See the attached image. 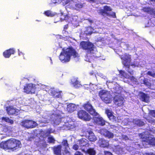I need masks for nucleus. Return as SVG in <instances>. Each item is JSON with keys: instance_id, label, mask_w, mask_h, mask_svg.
Returning a JSON list of instances; mask_svg holds the SVG:
<instances>
[{"instance_id": "24", "label": "nucleus", "mask_w": 155, "mask_h": 155, "mask_svg": "<svg viewBox=\"0 0 155 155\" xmlns=\"http://www.w3.org/2000/svg\"><path fill=\"white\" fill-rule=\"evenodd\" d=\"M61 117L59 114H56L53 119L54 123L56 125L58 124L61 121Z\"/></svg>"}, {"instance_id": "12", "label": "nucleus", "mask_w": 155, "mask_h": 155, "mask_svg": "<svg viewBox=\"0 0 155 155\" xmlns=\"http://www.w3.org/2000/svg\"><path fill=\"white\" fill-rule=\"evenodd\" d=\"M124 98L121 96L116 95L114 97V102L116 105L121 106L124 104Z\"/></svg>"}, {"instance_id": "35", "label": "nucleus", "mask_w": 155, "mask_h": 155, "mask_svg": "<svg viewBox=\"0 0 155 155\" xmlns=\"http://www.w3.org/2000/svg\"><path fill=\"white\" fill-rule=\"evenodd\" d=\"M108 118L112 121H115L117 120V117L114 116L113 114L109 117Z\"/></svg>"}, {"instance_id": "47", "label": "nucleus", "mask_w": 155, "mask_h": 155, "mask_svg": "<svg viewBox=\"0 0 155 155\" xmlns=\"http://www.w3.org/2000/svg\"><path fill=\"white\" fill-rule=\"evenodd\" d=\"M146 154L147 155H155V154L153 153H147Z\"/></svg>"}, {"instance_id": "36", "label": "nucleus", "mask_w": 155, "mask_h": 155, "mask_svg": "<svg viewBox=\"0 0 155 155\" xmlns=\"http://www.w3.org/2000/svg\"><path fill=\"white\" fill-rule=\"evenodd\" d=\"M143 84L146 86H148L150 85V83L147 78H144L143 80Z\"/></svg>"}, {"instance_id": "29", "label": "nucleus", "mask_w": 155, "mask_h": 155, "mask_svg": "<svg viewBox=\"0 0 155 155\" xmlns=\"http://www.w3.org/2000/svg\"><path fill=\"white\" fill-rule=\"evenodd\" d=\"M66 125V127L69 128V129H72L76 127V125L74 122H70L67 123Z\"/></svg>"}, {"instance_id": "45", "label": "nucleus", "mask_w": 155, "mask_h": 155, "mask_svg": "<svg viewBox=\"0 0 155 155\" xmlns=\"http://www.w3.org/2000/svg\"><path fill=\"white\" fill-rule=\"evenodd\" d=\"M138 122V124L140 125L143 126L144 124V122L141 120H139Z\"/></svg>"}, {"instance_id": "23", "label": "nucleus", "mask_w": 155, "mask_h": 155, "mask_svg": "<svg viewBox=\"0 0 155 155\" xmlns=\"http://www.w3.org/2000/svg\"><path fill=\"white\" fill-rule=\"evenodd\" d=\"M77 108L76 105L73 103H70L67 106V110L69 112L71 113L75 110Z\"/></svg>"}, {"instance_id": "27", "label": "nucleus", "mask_w": 155, "mask_h": 155, "mask_svg": "<svg viewBox=\"0 0 155 155\" xmlns=\"http://www.w3.org/2000/svg\"><path fill=\"white\" fill-rule=\"evenodd\" d=\"M84 152L86 154L89 155H95L96 153L95 150L94 148H89L87 150Z\"/></svg>"}, {"instance_id": "21", "label": "nucleus", "mask_w": 155, "mask_h": 155, "mask_svg": "<svg viewBox=\"0 0 155 155\" xmlns=\"http://www.w3.org/2000/svg\"><path fill=\"white\" fill-rule=\"evenodd\" d=\"M71 84L75 88H77L81 86L80 82L79 81L77 78H72L71 79Z\"/></svg>"}, {"instance_id": "26", "label": "nucleus", "mask_w": 155, "mask_h": 155, "mask_svg": "<svg viewBox=\"0 0 155 155\" xmlns=\"http://www.w3.org/2000/svg\"><path fill=\"white\" fill-rule=\"evenodd\" d=\"M85 4V3H82L81 2H76L75 4L74 9L77 10H79L84 7V4Z\"/></svg>"}, {"instance_id": "2", "label": "nucleus", "mask_w": 155, "mask_h": 155, "mask_svg": "<svg viewBox=\"0 0 155 155\" xmlns=\"http://www.w3.org/2000/svg\"><path fill=\"white\" fill-rule=\"evenodd\" d=\"M71 56L75 58L78 57V54L74 48L69 47L62 50L59 55V59L62 62H67L70 61Z\"/></svg>"}, {"instance_id": "1", "label": "nucleus", "mask_w": 155, "mask_h": 155, "mask_svg": "<svg viewBox=\"0 0 155 155\" xmlns=\"http://www.w3.org/2000/svg\"><path fill=\"white\" fill-rule=\"evenodd\" d=\"M21 142L14 138L10 139L0 143V148L4 149L15 150L21 147Z\"/></svg>"}, {"instance_id": "52", "label": "nucleus", "mask_w": 155, "mask_h": 155, "mask_svg": "<svg viewBox=\"0 0 155 155\" xmlns=\"http://www.w3.org/2000/svg\"><path fill=\"white\" fill-rule=\"evenodd\" d=\"M69 2V0H66V2H65V4H68Z\"/></svg>"}, {"instance_id": "46", "label": "nucleus", "mask_w": 155, "mask_h": 155, "mask_svg": "<svg viewBox=\"0 0 155 155\" xmlns=\"http://www.w3.org/2000/svg\"><path fill=\"white\" fill-rule=\"evenodd\" d=\"M74 155H82L81 153L78 151H76L74 154Z\"/></svg>"}, {"instance_id": "39", "label": "nucleus", "mask_w": 155, "mask_h": 155, "mask_svg": "<svg viewBox=\"0 0 155 155\" xmlns=\"http://www.w3.org/2000/svg\"><path fill=\"white\" fill-rule=\"evenodd\" d=\"M64 0H51V2L53 3H57L59 4L61 3Z\"/></svg>"}, {"instance_id": "44", "label": "nucleus", "mask_w": 155, "mask_h": 155, "mask_svg": "<svg viewBox=\"0 0 155 155\" xmlns=\"http://www.w3.org/2000/svg\"><path fill=\"white\" fill-rule=\"evenodd\" d=\"M104 155H113L111 153L108 151H104Z\"/></svg>"}, {"instance_id": "10", "label": "nucleus", "mask_w": 155, "mask_h": 155, "mask_svg": "<svg viewBox=\"0 0 155 155\" xmlns=\"http://www.w3.org/2000/svg\"><path fill=\"white\" fill-rule=\"evenodd\" d=\"M78 117L84 121H88L91 120V117L90 116L85 110H80L78 113Z\"/></svg>"}, {"instance_id": "19", "label": "nucleus", "mask_w": 155, "mask_h": 155, "mask_svg": "<svg viewBox=\"0 0 155 155\" xmlns=\"http://www.w3.org/2000/svg\"><path fill=\"white\" fill-rule=\"evenodd\" d=\"M51 95L55 98H61V91H59L57 90H51L50 92Z\"/></svg>"}, {"instance_id": "38", "label": "nucleus", "mask_w": 155, "mask_h": 155, "mask_svg": "<svg viewBox=\"0 0 155 155\" xmlns=\"http://www.w3.org/2000/svg\"><path fill=\"white\" fill-rule=\"evenodd\" d=\"M147 74L153 78H155V72H152L151 71H149L147 72Z\"/></svg>"}, {"instance_id": "50", "label": "nucleus", "mask_w": 155, "mask_h": 155, "mask_svg": "<svg viewBox=\"0 0 155 155\" xmlns=\"http://www.w3.org/2000/svg\"><path fill=\"white\" fill-rule=\"evenodd\" d=\"M88 2H95V0H88Z\"/></svg>"}, {"instance_id": "48", "label": "nucleus", "mask_w": 155, "mask_h": 155, "mask_svg": "<svg viewBox=\"0 0 155 155\" xmlns=\"http://www.w3.org/2000/svg\"><path fill=\"white\" fill-rule=\"evenodd\" d=\"M131 66L134 67H136V65L135 64L132 63L131 64H130V66Z\"/></svg>"}, {"instance_id": "49", "label": "nucleus", "mask_w": 155, "mask_h": 155, "mask_svg": "<svg viewBox=\"0 0 155 155\" xmlns=\"http://www.w3.org/2000/svg\"><path fill=\"white\" fill-rule=\"evenodd\" d=\"M68 27V25H64V29H67Z\"/></svg>"}, {"instance_id": "20", "label": "nucleus", "mask_w": 155, "mask_h": 155, "mask_svg": "<svg viewBox=\"0 0 155 155\" xmlns=\"http://www.w3.org/2000/svg\"><path fill=\"white\" fill-rule=\"evenodd\" d=\"M94 123L97 125L103 126L105 124V121L102 117H94Z\"/></svg>"}, {"instance_id": "4", "label": "nucleus", "mask_w": 155, "mask_h": 155, "mask_svg": "<svg viewBox=\"0 0 155 155\" xmlns=\"http://www.w3.org/2000/svg\"><path fill=\"white\" fill-rule=\"evenodd\" d=\"M80 47L86 51L87 54H91L93 53L94 45L91 42L82 41L80 43Z\"/></svg>"}, {"instance_id": "16", "label": "nucleus", "mask_w": 155, "mask_h": 155, "mask_svg": "<svg viewBox=\"0 0 155 155\" xmlns=\"http://www.w3.org/2000/svg\"><path fill=\"white\" fill-rule=\"evenodd\" d=\"M98 144L101 147H108L109 146L108 141L104 138H100L98 141Z\"/></svg>"}, {"instance_id": "33", "label": "nucleus", "mask_w": 155, "mask_h": 155, "mask_svg": "<svg viewBox=\"0 0 155 155\" xmlns=\"http://www.w3.org/2000/svg\"><path fill=\"white\" fill-rule=\"evenodd\" d=\"M105 112L108 118L113 114V112L111 110L108 109L106 110Z\"/></svg>"}, {"instance_id": "6", "label": "nucleus", "mask_w": 155, "mask_h": 155, "mask_svg": "<svg viewBox=\"0 0 155 155\" xmlns=\"http://www.w3.org/2000/svg\"><path fill=\"white\" fill-rule=\"evenodd\" d=\"M98 94L101 99L105 103L109 104L111 102V95L108 91L105 90H101Z\"/></svg>"}, {"instance_id": "5", "label": "nucleus", "mask_w": 155, "mask_h": 155, "mask_svg": "<svg viewBox=\"0 0 155 155\" xmlns=\"http://www.w3.org/2000/svg\"><path fill=\"white\" fill-rule=\"evenodd\" d=\"M112 10V8L109 6L105 5L103 7V9H100L99 10L98 14L104 17L105 16L110 17L113 18H116L117 17L116 13L114 12H109Z\"/></svg>"}, {"instance_id": "40", "label": "nucleus", "mask_w": 155, "mask_h": 155, "mask_svg": "<svg viewBox=\"0 0 155 155\" xmlns=\"http://www.w3.org/2000/svg\"><path fill=\"white\" fill-rule=\"evenodd\" d=\"M150 114L153 117H155V110H150Z\"/></svg>"}, {"instance_id": "13", "label": "nucleus", "mask_w": 155, "mask_h": 155, "mask_svg": "<svg viewBox=\"0 0 155 155\" xmlns=\"http://www.w3.org/2000/svg\"><path fill=\"white\" fill-rule=\"evenodd\" d=\"M142 142L143 143L146 144L155 146V138H151L148 137H142Z\"/></svg>"}, {"instance_id": "54", "label": "nucleus", "mask_w": 155, "mask_h": 155, "mask_svg": "<svg viewBox=\"0 0 155 155\" xmlns=\"http://www.w3.org/2000/svg\"><path fill=\"white\" fill-rule=\"evenodd\" d=\"M151 2H155V0H150Z\"/></svg>"}, {"instance_id": "11", "label": "nucleus", "mask_w": 155, "mask_h": 155, "mask_svg": "<svg viewBox=\"0 0 155 155\" xmlns=\"http://www.w3.org/2000/svg\"><path fill=\"white\" fill-rule=\"evenodd\" d=\"M7 114L9 115H18L19 110L15 108L13 106H9L6 107Z\"/></svg>"}, {"instance_id": "22", "label": "nucleus", "mask_w": 155, "mask_h": 155, "mask_svg": "<svg viewBox=\"0 0 155 155\" xmlns=\"http://www.w3.org/2000/svg\"><path fill=\"white\" fill-rule=\"evenodd\" d=\"M61 145H58L53 147V150L54 153L56 155H61Z\"/></svg>"}, {"instance_id": "31", "label": "nucleus", "mask_w": 155, "mask_h": 155, "mask_svg": "<svg viewBox=\"0 0 155 155\" xmlns=\"http://www.w3.org/2000/svg\"><path fill=\"white\" fill-rule=\"evenodd\" d=\"M44 14L46 16L48 17H53L54 15V14L51 12L50 10H47L45 11Z\"/></svg>"}, {"instance_id": "17", "label": "nucleus", "mask_w": 155, "mask_h": 155, "mask_svg": "<svg viewBox=\"0 0 155 155\" xmlns=\"http://www.w3.org/2000/svg\"><path fill=\"white\" fill-rule=\"evenodd\" d=\"M15 52V50L14 48H10L5 51L3 52V54L5 58H9L11 54H14Z\"/></svg>"}, {"instance_id": "41", "label": "nucleus", "mask_w": 155, "mask_h": 155, "mask_svg": "<svg viewBox=\"0 0 155 155\" xmlns=\"http://www.w3.org/2000/svg\"><path fill=\"white\" fill-rule=\"evenodd\" d=\"M129 79L132 81H136V78L133 76H132L130 77L129 78Z\"/></svg>"}, {"instance_id": "18", "label": "nucleus", "mask_w": 155, "mask_h": 155, "mask_svg": "<svg viewBox=\"0 0 155 155\" xmlns=\"http://www.w3.org/2000/svg\"><path fill=\"white\" fill-rule=\"evenodd\" d=\"M142 10L145 13L155 16V8L150 7H145L143 8Z\"/></svg>"}, {"instance_id": "9", "label": "nucleus", "mask_w": 155, "mask_h": 155, "mask_svg": "<svg viewBox=\"0 0 155 155\" xmlns=\"http://www.w3.org/2000/svg\"><path fill=\"white\" fill-rule=\"evenodd\" d=\"M36 123L32 120L25 119L21 122V126L27 128H33L36 126Z\"/></svg>"}, {"instance_id": "34", "label": "nucleus", "mask_w": 155, "mask_h": 155, "mask_svg": "<svg viewBox=\"0 0 155 155\" xmlns=\"http://www.w3.org/2000/svg\"><path fill=\"white\" fill-rule=\"evenodd\" d=\"M85 140H84L82 139L80 140L79 143L81 147H83L86 145L87 143L85 141Z\"/></svg>"}, {"instance_id": "53", "label": "nucleus", "mask_w": 155, "mask_h": 155, "mask_svg": "<svg viewBox=\"0 0 155 155\" xmlns=\"http://www.w3.org/2000/svg\"><path fill=\"white\" fill-rule=\"evenodd\" d=\"M23 54V53H22L21 52H19V53H18V54L19 55H20L21 54Z\"/></svg>"}, {"instance_id": "25", "label": "nucleus", "mask_w": 155, "mask_h": 155, "mask_svg": "<svg viewBox=\"0 0 155 155\" xmlns=\"http://www.w3.org/2000/svg\"><path fill=\"white\" fill-rule=\"evenodd\" d=\"M103 131V134L105 137H107L109 138H113L114 134L113 133L106 130H104Z\"/></svg>"}, {"instance_id": "37", "label": "nucleus", "mask_w": 155, "mask_h": 155, "mask_svg": "<svg viewBox=\"0 0 155 155\" xmlns=\"http://www.w3.org/2000/svg\"><path fill=\"white\" fill-rule=\"evenodd\" d=\"M64 18H62L63 20H65L67 21H68V20H69V18L70 17L68 15H65L63 16ZM62 18H61V19H62Z\"/></svg>"}, {"instance_id": "3", "label": "nucleus", "mask_w": 155, "mask_h": 155, "mask_svg": "<svg viewBox=\"0 0 155 155\" xmlns=\"http://www.w3.org/2000/svg\"><path fill=\"white\" fill-rule=\"evenodd\" d=\"M120 58L121 59V62L123 65V67H125V70L130 74H133V70L130 68V63L131 59V55L127 53L120 55Z\"/></svg>"}, {"instance_id": "7", "label": "nucleus", "mask_w": 155, "mask_h": 155, "mask_svg": "<svg viewBox=\"0 0 155 155\" xmlns=\"http://www.w3.org/2000/svg\"><path fill=\"white\" fill-rule=\"evenodd\" d=\"M82 106L84 109L89 113L91 115L93 116H97L98 114L96 111L95 110L91 104L90 101H88L84 104Z\"/></svg>"}, {"instance_id": "30", "label": "nucleus", "mask_w": 155, "mask_h": 155, "mask_svg": "<svg viewBox=\"0 0 155 155\" xmlns=\"http://www.w3.org/2000/svg\"><path fill=\"white\" fill-rule=\"evenodd\" d=\"M2 120L5 121L6 122H8L12 124H13L14 121L13 120L10 119L9 117H2Z\"/></svg>"}, {"instance_id": "43", "label": "nucleus", "mask_w": 155, "mask_h": 155, "mask_svg": "<svg viewBox=\"0 0 155 155\" xmlns=\"http://www.w3.org/2000/svg\"><path fill=\"white\" fill-rule=\"evenodd\" d=\"M119 73L123 77L124 76V75L125 74V73L124 71L120 70L119 71Z\"/></svg>"}, {"instance_id": "42", "label": "nucleus", "mask_w": 155, "mask_h": 155, "mask_svg": "<svg viewBox=\"0 0 155 155\" xmlns=\"http://www.w3.org/2000/svg\"><path fill=\"white\" fill-rule=\"evenodd\" d=\"M79 148L77 144H74L73 146V148L75 150H77Z\"/></svg>"}, {"instance_id": "32", "label": "nucleus", "mask_w": 155, "mask_h": 155, "mask_svg": "<svg viewBox=\"0 0 155 155\" xmlns=\"http://www.w3.org/2000/svg\"><path fill=\"white\" fill-rule=\"evenodd\" d=\"M48 143H55V140L52 136L49 137L48 138Z\"/></svg>"}, {"instance_id": "14", "label": "nucleus", "mask_w": 155, "mask_h": 155, "mask_svg": "<svg viewBox=\"0 0 155 155\" xmlns=\"http://www.w3.org/2000/svg\"><path fill=\"white\" fill-rule=\"evenodd\" d=\"M86 136L88 134L87 138L91 142H94L97 140V138L93 131L91 130H88L85 132Z\"/></svg>"}, {"instance_id": "15", "label": "nucleus", "mask_w": 155, "mask_h": 155, "mask_svg": "<svg viewBox=\"0 0 155 155\" xmlns=\"http://www.w3.org/2000/svg\"><path fill=\"white\" fill-rule=\"evenodd\" d=\"M139 99L141 101L147 103L149 102L150 96L147 94L140 91L139 93Z\"/></svg>"}, {"instance_id": "28", "label": "nucleus", "mask_w": 155, "mask_h": 155, "mask_svg": "<svg viewBox=\"0 0 155 155\" xmlns=\"http://www.w3.org/2000/svg\"><path fill=\"white\" fill-rule=\"evenodd\" d=\"M61 147L63 146L65 150H68L69 148V145L68 140L66 139H64L61 142Z\"/></svg>"}, {"instance_id": "51", "label": "nucleus", "mask_w": 155, "mask_h": 155, "mask_svg": "<svg viewBox=\"0 0 155 155\" xmlns=\"http://www.w3.org/2000/svg\"><path fill=\"white\" fill-rule=\"evenodd\" d=\"M150 123H154L155 120H151L149 121Z\"/></svg>"}, {"instance_id": "8", "label": "nucleus", "mask_w": 155, "mask_h": 155, "mask_svg": "<svg viewBox=\"0 0 155 155\" xmlns=\"http://www.w3.org/2000/svg\"><path fill=\"white\" fill-rule=\"evenodd\" d=\"M36 87L35 85L32 83L26 84L24 87V92L27 94H35Z\"/></svg>"}]
</instances>
